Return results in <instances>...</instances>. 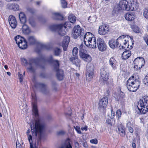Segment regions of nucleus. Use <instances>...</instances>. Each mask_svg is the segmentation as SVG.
Segmentation results:
<instances>
[{
  "label": "nucleus",
  "instance_id": "f257e3e1",
  "mask_svg": "<svg viewBox=\"0 0 148 148\" xmlns=\"http://www.w3.org/2000/svg\"><path fill=\"white\" fill-rule=\"evenodd\" d=\"M33 99V111L36 118L35 119L34 122H33L31 124L30 127L32 134L41 139L44 135L46 130V125L45 123L40 119L37 118L38 114L36 104V98L35 95L32 94Z\"/></svg>",
  "mask_w": 148,
  "mask_h": 148
},
{
  "label": "nucleus",
  "instance_id": "f03ea898",
  "mask_svg": "<svg viewBox=\"0 0 148 148\" xmlns=\"http://www.w3.org/2000/svg\"><path fill=\"white\" fill-rule=\"evenodd\" d=\"M127 37L124 35H122L119 37L116 40L112 39L110 40L109 45L110 47L114 49L117 47L119 49H126L128 48L129 49H132L134 44V41L132 37H130L132 44L129 46L128 44V40H126Z\"/></svg>",
  "mask_w": 148,
  "mask_h": 148
},
{
  "label": "nucleus",
  "instance_id": "7ed1b4c3",
  "mask_svg": "<svg viewBox=\"0 0 148 148\" xmlns=\"http://www.w3.org/2000/svg\"><path fill=\"white\" fill-rule=\"evenodd\" d=\"M138 5L137 0H121L118 8L119 10L132 11L136 10Z\"/></svg>",
  "mask_w": 148,
  "mask_h": 148
},
{
  "label": "nucleus",
  "instance_id": "20e7f679",
  "mask_svg": "<svg viewBox=\"0 0 148 148\" xmlns=\"http://www.w3.org/2000/svg\"><path fill=\"white\" fill-rule=\"evenodd\" d=\"M140 85V82L135 79L134 77H131L128 79L127 82V87L128 90L131 92L136 91Z\"/></svg>",
  "mask_w": 148,
  "mask_h": 148
},
{
  "label": "nucleus",
  "instance_id": "39448f33",
  "mask_svg": "<svg viewBox=\"0 0 148 148\" xmlns=\"http://www.w3.org/2000/svg\"><path fill=\"white\" fill-rule=\"evenodd\" d=\"M141 113L145 114L148 111V97L145 96L138 102L137 106Z\"/></svg>",
  "mask_w": 148,
  "mask_h": 148
},
{
  "label": "nucleus",
  "instance_id": "423d86ee",
  "mask_svg": "<svg viewBox=\"0 0 148 148\" xmlns=\"http://www.w3.org/2000/svg\"><path fill=\"white\" fill-rule=\"evenodd\" d=\"M14 38L16 43L20 48L24 49L27 48V42L24 38L21 36H16Z\"/></svg>",
  "mask_w": 148,
  "mask_h": 148
},
{
  "label": "nucleus",
  "instance_id": "0eeeda50",
  "mask_svg": "<svg viewBox=\"0 0 148 148\" xmlns=\"http://www.w3.org/2000/svg\"><path fill=\"white\" fill-rule=\"evenodd\" d=\"M79 55L81 58L86 62H90L92 60L91 56L89 54L86 53V51L82 49V46L81 45L79 47Z\"/></svg>",
  "mask_w": 148,
  "mask_h": 148
},
{
  "label": "nucleus",
  "instance_id": "6e6552de",
  "mask_svg": "<svg viewBox=\"0 0 148 148\" xmlns=\"http://www.w3.org/2000/svg\"><path fill=\"white\" fill-rule=\"evenodd\" d=\"M94 68L93 65L91 64H89L87 66L86 74V79L89 80L92 78L94 76Z\"/></svg>",
  "mask_w": 148,
  "mask_h": 148
},
{
  "label": "nucleus",
  "instance_id": "1a4fd4ad",
  "mask_svg": "<svg viewBox=\"0 0 148 148\" xmlns=\"http://www.w3.org/2000/svg\"><path fill=\"white\" fill-rule=\"evenodd\" d=\"M28 64L29 66L27 67V71L31 73H34L35 71L37 66L36 60L34 59L30 58L29 59Z\"/></svg>",
  "mask_w": 148,
  "mask_h": 148
},
{
  "label": "nucleus",
  "instance_id": "9d476101",
  "mask_svg": "<svg viewBox=\"0 0 148 148\" xmlns=\"http://www.w3.org/2000/svg\"><path fill=\"white\" fill-rule=\"evenodd\" d=\"M97 44L99 50L101 51H105L106 49V45L104 40L101 38L97 39Z\"/></svg>",
  "mask_w": 148,
  "mask_h": 148
},
{
  "label": "nucleus",
  "instance_id": "9b49d317",
  "mask_svg": "<svg viewBox=\"0 0 148 148\" xmlns=\"http://www.w3.org/2000/svg\"><path fill=\"white\" fill-rule=\"evenodd\" d=\"M109 26L106 24H103L99 27L98 33L101 35H105L108 32Z\"/></svg>",
  "mask_w": 148,
  "mask_h": 148
},
{
  "label": "nucleus",
  "instance_id": "f8f14e48",
  "mask_svg": "<svg viewBox=\"0 0 148 148\" xmlns=\"http://www.w3.org/2000/svg\"><path fill=\"white\" fill-rule=\"evenodd\" d=\"M81 32L82 28L79 25L75 26L72 32L73 37L75 39L77 38L80 35Z\"/></svg>",
  "mask_w": 148,
  "mask_h": 148
},
{
  "label": "nucleus",
  "instance_id": "ddd939ff",
  "mask_svg": "<svg viewBox=\"0 0 148 148\" xmlns=\"http://www.w3.org/2000/svg\"><path fill=\"white\" fill-rule=\"evenodd\" d=\"M108 102V99L105 97L101 99L99 101L98 107L100 109H104L106 108Z\"/></svg>",
  "mask_w": 148,
  "mask_h": 148
},
{
  "label": "nucleus",
  "instance_id": "4468645a",
  "mask_svg": "<svg viewBox=\"0 0 148 148\" xmlns=\"http://www.w3.org/2000/svg\"><path fill=\"white\" fill-rule=\"evenodd\" d=\"M48 61L49 63H52L53 64L54 69L55 71H57L58 69H59L60 66L59 61L57 60L53 59L52 56H49L48 60Z\"/></svg>",
  "mask_w": 148,
  "mask_h": 148
},
{
  "label": "nucleus",
  "instance_id": "2eb2a0df",
  "mask_svg": "<svg viewBox=\"0 0 148 148\" xmlns=\"http://www.w3.org/2000/svg\"><path fill=\"white\" fill-rule=\"evenodd\" d=\"M100 75L103 80L104 81H107L109 77V73L107 72L106 69L104 68H102L101 69Z\"/></svg>",
  "mask_w": 148,
  "mask_h": 148
},
{
  "label": "nucleus",
  "instance_id": "dca6fc26",
  "mask_svg": "<svg viewBox=\"0 0 148 148\" xmlns=\"http://www.w3.org/2000/svg\"><path fill=\"white\" fill-rule=\"evenodd\" d=\"M97 41H96L95 38H93L92 40H90L84 43L85 45L88 47L91 48H94L96 47Z\"/></svg>",
  "mask_w": 148,
  "mask_h": 148
},
{
  "label": "nucleus",
  "instance_id": "f3484780",
  "mask_svg": "<svg viewBox=\"0 0 148 148\" xmlns=\"http://www.w3.org/2000/svg\"><path fill=\"white\" fill-rule=\"evenodd\" d=\"M9 22L12 28H15L16 27L17 23L15 17L12 15H10L9 18Z\"/></svg>",
  "mask_w": 148,
  "mask_h": 148
},
{
  "label": "nucleus",
  "instance_id": "a211bd4d",
  "mask_svg": "<svg viewBox=\"0 0 148 148\" xmlns=\"http://www.w3.org/2000/svg\"><path fill=\"white\" fill-rule=\"evenodd\" d=\"M145 60L143 58H137L134 61V64H137L138 66L142 67L145 64Z\"/></svg>",
  "mask_w": 148,
  "mask_h": 148
},
{
  "label": "nucleus",
  "instance_id": "6ab92c4d",
  "mask_svg": "<svg viewBox=\"0 0 148 148\" xmlns=\"http://www.w3.org/2000/svg\"><path fill=\"white\" fill-rule=\"evenodd\" d=\"M70 38L68 36H65L64 37L62 42V45L64 51H66L69 44Z\"/></svg>",
  "mask_w": 148,
  "mask_h": 148
},
{
  "label": "nucleus",
  "instance_id": "aec40b11",
  "mask_svg": "<svg viewBox=\"0 0 148 148\" xmlns=\"http://www.w3.org/2000/svg\"><path fill=\"white\" fill-rule=\"evenodd\" d=\"M59 27H60V28L57 31L58 34L62 36L65 35L67 32V30L66 29V27L62 24H60Z\"/></svg>",
  "mask_w": 148,
  "mask_h": 148
},
{
  "label": "nucleus",
  "instance_id": "412c9836",
  "mask_svg": "<svg viewBox=\"0 0 148 148\" xmlns=\"http://www.w3.org/2000/svg\"><path fill=\"white\" fill-rule=\"evenodd\" d=\"M94 35L90 32H87L86 33L84 37V43L88 42L90 40H91L93 38H95Z\"/></svg>",
  "mask_w": 148,
  "mask_h": 148
},
{
  "label": "nucleus",
  "instance_id": "4be33fe9",
  "mask_svg": "<svg viewBox=\"0 0 148 148\" xmlns=\"http://www.w3.org/2000/svg\"><path fill=\"white\" fill-rule=\"evenodd\" d=\"M70 142V139L69 138L67 139L59 148H72Z\"/></svg>",
  "mask_w": 148,
  "mask_h": 148
},
{
  "label": "nucleus",
  "instance_id": "5701e85b",
  "mask_svg": "<svg viewBox=\"0 0 148 148\" xmlns=\"http://www.w3.org/2000/svg\"><path fill=\"white\" fill-rule=\"evenodd\" d=\"M57 72L56 76L58 79L59 80H62L64 78V72L61 69L56 71Z\"/></svg>",
  "mask_w": 148,
  "mask_h": 148
},
{
  "label": "nucleus",
  "instance_id": "b1692460",
  "mask_svg": "<svg viewBox=\"0 0 148 148\" xmlns=\"http://www.w3.org/2000/svg\"><path fill=\"white\" fill-rule=\"evenodd\" d=\"M124 16L125 19L128 21H132L134 19V14L132 13H127L125 14Z\"/></svg>",
  "mask_w": 148,
  "mask_h": 148
},
{
  "label": "nucleus",
  "instance_id": "393cba45",
  "mask_svg": "<svg viewBox=\"0 0 148 148\" xmlns=\"http://www.w3.org/2000/svg\"><path fill=\"white\" fill-rule=\"evenodd\" d=\"M22 26V29L23 32L25 34H27L30 32V30L28 26L24 24H23Z\"/></svg>",
  "mask_w": 148,
  "mask_h": 148
},
{
  "label": "nucleus",
  "instance_id": "a878e982",
  "mask_svg": "<svg viewBox=\"0 0 148 148\" xmlns=\"http://www.w3.org/2000/svg\"><path fill=\"white\" fill-rule=\"evenodd\" d=\"M8 7L9 9L15 11L18 10L19 9V6L17 4H10L8 5Z\"/></svg>",
  "mask_w": 148,
  "mask_h": 148
},
{
  "label": "nucleus",
  "instance_id": "bb28decb",
  "mask_svg": "<svg viewBox=\"0 0 148 148\" xmlns=\"http://www.w3.org/2000/svg\"><path fill=\"white\" fill-rule=\"evenodd\" d=\"M131 52L128 51L124 52L122 54V59L124 60H126L128 59L130 56Z\"/></svg>",
  "mask_w": 148,
  "mask_h": 148
},
{
  "label": "nucleus",
  "instance_id": "cd10ccee",
  "mask_svg": "<svg viewBox=\"0 0 148 148\" xmlns=\"http://www.w3.org/2000/svg\"><path fill=\"white\" fill-rule=\"evenodd\" d=\"M19 18L21 23L24 24L26 22V18L25 14L23 12H21L19 14Z\"/></svg>",
  "mask_w": 148,
  "mask_h": 148
},
{
  "label": "nucleus",
  "instance_id": "c85d7f7f",
  "mask_svg": "<svg viewBox=\"0 0 148 148\" xmlns=\"http://www.w3.org/2000/svg\"><path fill=\"white\" fill-rule=\"evenodd\" d=\"M53 17L55 19L62 20L63 19L62 16L59 13H54L53 14Z\"/></svg>",
  "mask_w": 148,
  "mask_h": 148
},
{
  "label": "nucleus",
  "instance_id": "c756f323",
  "mask_svg": "<svg viewBox=\"0 0 148 148\" xmlns=\"http://www.w3.org/2000/svg\"><path fill=\"white\" fill-rule=\"evenodd\" d=\"M60 25V24L51 25L49 27V29L52 31L57 32L59 29L60 28L59 27Z\"/></svg>",
  "mask_w": 148,
  "mask_h": 148
},
{
  "label": "nucleus",
  "instance_id": "7c9ffc66",
  "mask_svg": "<svg viewBox=\"0 0 148 148\" xmlns=\"http://www.w3.org/2000/svg\"><path fill=\"white\" fill-rule=\"evenodd\" d=\"M116 61L115 58L112 57L110 59L109 63L111 67L113 69L115 68L116 67Z\"/></svg>",
  "mask_w": 148,
  "mask_h": 148
},
{
  "label": "nucleus",
  "instance_id": "2f4dec72",
  "mask_svg": "<svg viewBox=\"0 0 148 148\" xmlns=\"http://www.w3.org/2000/svg\"><path fill=\"white\" fill-rule=\"evenodd\" d=\"M69 20V21L72 23H74L76 20V16L73 14H70L68 17Z\"/></svg>",
  "mask_w": 148,
  "mask_h": 148
},
{
  "label": "nucleus",
  "instance_id": "473e14b6",
  "mask_svg": "<svg viewBox=\"0 0 148 148\" xmlns=\"http://www.w3.org/2000/svg\"><path fill=\"white\" fill-rule=\"evenodd\" d=\"M119 131L120 135L122 136H124L125 135V128L123 126L120 125L119 127Z\"/></svg>",
  "mask_w": 148,
  "mask_h": 148
},
{
  "label": "nucleus",
  "instance_id": "72a5a7b5",
  "mask_svg": "<svg viewBox=\"0 0 148 148\" xmlns=\"http://www.w3.org/2000/svg\"><path fill=\"white\" fill-rule=\"evenodd\" d=\"M74 57H72L70 59V61L72 62L73 64H75L76 66H78L79 62V60L77 58V57L74 56Z\"/></svg>",
  "mask_w": 148,
  "mask_h": 148
},
{
  "label": "nucleus",
  "instance_id": "f704fd0d",
  "mask_svg": "<svg viewBox=\"0 0 148 148\" xmlns=\"http://www.w3.org/2000/svg\"><path fill=\"white\" fill-rule=\"evenodd\" d=\"M36 42L35 38L33 36H30L28 38V42L30 44H34Z\"/></svg>",
  "mask_w": 148,
  "mask_h": 148
},
{
  "label": "nucleus",
  "instance_id": "c9c22d12",
  "mask_svg": "<svg viewBox=\"0 0 148 148\" xmlns=\"http://www.w3.org/2000/svg\"><path fill=\"white\" fill-rule=\"evenodd\" d=\"M61 52V50L59 48H56L54 49V53L55 56H59Z\"/></svg>",
  "mask_w": 148,
  "mask_h": 148
},
{
  "label": "nucleus",
  "instance_id": "e433bc0d",
  "mask_svg": "<svg viewBox=\"0 0 148 148\" xmlns=\"http://www.w3.org/2000/svg\"><path fill=\"white\" fill-rule=\"evenodd\" d=\"M115 113L113 111V108L111 107V112L108 114V115L110 116V118L113 119L115 116Z\"/></svg>",
  "mask_w": 148,
  "mask_h": 148
},
{
  "label": "nucleus",
  "instance_id": "4c0bfd02",
  "mask_svg": "<svg viewBox=\"0 0 148 148\" xmlns=\"http://www.w3.org/2000/svg\"><path fill=\"white\" fill-rule=\"evenodd\" d=\"M61 6L63 8H67V3L65 0H61Z\"/></svg>",
  "mask_w": 148,
  "mask_h": 148
},
{
  "label": "nucleus",
  "instance_id": "58836bf2",
  "mask_svg": "<svg viewBox=\"0 0 148 148\" xmlns=\"http://www.w3.org/2000/svg\"><path fill=\"white\" fill-rule=\"evenodd\" d=\"M40 84L42 88L41 90L42 92L44 93H45V91L46 90V85L45 84L42 83Z\"/></svg>",
  "mask_w": 148,
  "mask_h": 148
},
{
  "label": "nucleus",
  "instance_id": "ea45409f",
  "mask_svg": "<svg viewBox=\"0 0 148 148\" xmlns=\"http://www.w3.org/2000/svg\"><path fill=\"white\" fill-rule=\"evenodd\" d=\"M78 49L76 47H74L73 50V55L74 56L77 57Z\"/></svg>",
  "mask_w": 148,
  "mask_h": 148
},
{
  "label": "nucleus",
  "instance_id": "a19ab883",
  "mask_svg": "<svg viewBox=\"0 0 148 148\" xmlns=\"http://www.w3.org/2000/svg\"><path fill=\"white\" fill-rule=\"evenodd\" d=\"M30 130L29 129H28L26 132V134L27 136L28 140L29 141H30V140H32V136L31 135L29 134L30 133Z\"/></svg>",
  "mask_w": 148,
  "mask_h": 148
},
{
  "label": "nucleus",
  "instance_id": "79ce46f5",
  "mask_svg": "<svg viewBox=\"0 0 148 148\" xmlns=\"http://www.w3.org/2000/svg\"><path fill=\"white\" fill-rule=\"evenodd\" d=\"M143 14L144 17L146 18H148V9L146 8L144 10Z\"/></svg>",
  "mask_w": 148,
  "mask_h": 148
},
{
  "label": "nucleus",
  "instance_id": "37998d69",
  "mask_svg": "<svg viewBox=\"0 0 148 148\" xmlns=\"http://www.w3.org/2000/svg\"><path fill=\"white\" fill-rule=\"evenodd\" d=\"M29 22L32 26L34 27L35 26V23L34 20L32 18H30L29 19Z\"/></svg>",
  "mask_w": 148,
  "mask_h": 148
},
{
  "label": "nucleus",
  "instance_id": "c03bdc74",
  "mask_svg": "<svg viewBox=\"0 0 148 148\" xmlns=\"http://www.w3.org/2000/svg\"><path fill=\"white\" fill-rule=\"evenodd\" d=\"M133 122H132V121H128L127 123V127H133Z\"/></svg>",
  "mask_w": 148,
  "mask_h": 148
},
{
  "label": "nucleus",
  "instance_id": "a18cd8bd",
  "mask_svg": "<svg viewBox=\"0 0 148 148\" xmlns=\"http://www.w3.org/2000/svg\"><path fill=\"white\" fill-rule=\"evenodd\" d=\"M74 128L75 129V130L77 131V132L79 134H81L82 132L80 130V127L78 126H77L76 127L74 126Z\"/></svg>",
  "mask_w": 148,
  "mask_h": 148
},
{
  "label": "nucleus",
  "instance_id": "49530a36",
  "mask_svg": "<svg viewBox=\"0 0 148 148\" xmlns=\"http://www.w3.org/2000/svg\"><path fill=\"white\" fill-rule=\"evenodd\" d=\"M143 38L146 43L148 46V36L147 34L145 35L143 37Z\"/></svg>",
  "mask_w": 148,
  "mask_h": 148
},
{
  "label": "nucleus",
  "instance_id": "de8ad7c7",
  "mask_svg": "<svg viewBox=\"0 0 148 148\" xmlns=\"http://www.w3.org/2000/svg\"><path fill=\"white\" fill-rule=\"evenodd\" d=\"M65 133V132L62 130H61L57 132V134L58 135L60 136L64 135Z\"/></svg>",
  "mask_w": 148,
  "mask_h": 148
},
{
  "label": "nucleus",
  "instance_id": "09e8293b",
  "mask_svg": "<svg viewBox=\"0 0 148 148\" xmlns=\"http://www.w3.org/2000/svg\"><path fill=\"white\" fill-rule=\"evenodd\" d=\"M116 116L119 119L121 117V112L120 110H118L116 112Z\"/></svg>",
  "mask_w": 148,
  "mask_h": 148
},
{
  "label": "nucleus",
  "instance_id": "8fccbe9b",
  "mask_svg": "<svg viewBox=\"0 0 148 148\" xmlns=\"http://www.w3.org/2000/svg\"><path fill=\"white\" fill-rule=\"evenodd\" d=\"M134 64V68L135 70L137 71L138 70H139L141 68V67L138 66L137 64Z\"/></svg>",
  "mask_w": 148,
  "mask_h": 148
},
{
  "label": "nucleus",
  "instance_id": "3c124183",
  "mask_svg": "<svg viewBox=\"0 0 148 148\" xmlns=\"http://www.w3.org/2000/svg\"><path fill=\"white\" fill-rule=\"evenodd\" d=\"M18 76V77L19 79H20V82H23V75L22 74H19V73Z\"/></svg>",
  "mask_w": 148,
  "mask_h": 148
},
{
  "label": "nucleus",
  "instance_id": "603ef678",
  "mask_svg": "<svg viewBox=\"0 0 148 148\" xmlns=\"http://www.w3.org/2000/svg\"><path fill=\"white\" fill-rule=\"evenodd\" d=\"M125 94L124 93L122 92H121L120 94V97H119V99H123L125 97Z\"/></svg>",
  "mask_w": 148,
  "mask_h": 148
},
{
  "label": "nucleus",
  "instance_id": "864d4df0",
  "mask_svg": "<svg viewBox=\"0 0 148 148\" xmlns=\"http://www.w3.org/2000/svg\"><path fill=\"white\" fill-rule=\"evenodd\" d=\"M97 139H92L90 140V142L91 143L95 144H97Z\"/></svg>",
  "mask_w": 148,
  "mask_h": 148
},
{
  "label": "nucleus",
  "instance_id": "5fc2aeb1",
  "mask_svg": "<svg viewBox=\"0 0 148 148\" xmlns=\"http://www.w3.org/2000/svg\"><path fill=\"white\" fill-rule=\"evenodd\" d=\"M134 31L136 33H139L140 32V30L138 27H135L133 29Z\"/></svg>",
  "mask_w": 148,
  "mask_h": 148
},
{
  "label": "nucleus",
  "instance_id": "6e6d98bb",
  "mask_svg": "<svg viewBox=\"0 0 148 148\" xmlns=\"http://www.w3.org/2000/svg\"><path fill=\"white\" fill-rule=\"evenodd\" d=\"M82 145L85 147V148H88L87 143L85 141L83 142Z\"/></svg>",
  "mask_w": 148,
  "mask_h": 148
},
{
  "label": "nucleus",
  "instance_id": "4d7b16f0",
  "mask_svg": "<svg viewBox=\"0 0 148 148\" xmlns=\"http://www.w3.org/2000/svg\"><path fill=\"white\" fill-rule=\"evenodd\" d=\"M133 127H127L128 128L129 131L131 133H133L134 131V130L132 128Z\"/></svg>",
  "mask_w": 148,
  "mask_h": 148
},
{
  "label": "nucleus",
  "instance_id": "13d9d810",
  "mask_svg": "<svg viewBox=\"0 0 148 148\" xmlns=\"http://www.w3.org/2000/svg\"><path fill=\"white\" fill-rule=\"evenodd\" d=\"M16 148H21V144L18 143H16Z\"/></svg>",
  "mask_w": 148,
  "mask_h": 148
},
{
  "label": "nucleus",
  "instance_id": "bf43d9fd",
  "mask_svg": "<svg viewBox=\"0 0 148 148\" xmlns=\"http://www.w3.org/2000/svg\"><path fill=\"white\" fill-rule=\"evenodd\" d=\"M87 129H88L87 126L86 125V126H85L84 127H82L81 130H86V131L87 130Z\"/></svg>",
  "mask_w": 148,
  "mask_h": 148
},
{
  "label": "nucleus",
  "instance_id": "052dcab7",
  "mask_svg": "<svg viewBox=\"0 0 148 148\" xmlns=\"http://www.w3.org/2000/svg\"><path fill=\"white\" fill-rule=\"evenodd\" d=\"M132 147L133 148H136V145L135 143H134V141L132 143Z\"/></svg>",
  "mask_w": 148,
  "mask_h": 148
},
{
  "label": "nucleus",
  "instance_id": "680f3d73",
  "mask_svg": "<svg viewBox=\"0 0 148 148\" xmlns=\"http://www.w3.org/2000/svg\"><path fill=\"white\" fill-rule=\"evenodd\" d=\"M106 123L109 124H111V121L110 119H108L106 120Z\"/></svg>",
  "mask_w": 148,
  "mask_h": 148
},
{
  "label": "nucleus",
  "instance_id": "e2e57ef3",
  "mask_svg": "<svg viewBox=\"0 0 148 148\" xmlns=\"http://www.w3.org/2000/svg\"><path fill=\"white\" fill-rule=\"evenodd\" d=\"M31 141H31V140H30V141H29L30 144V148H34L32 144V140Z\"/></svg>",
  "mask_w": 148,
  "mask_h": 148
},
{
  "label": "nucleus",
  "instance_id": "0e129e2a",
  "mask_svg": "<svg viewBox=\"0 0 148 148\" xmlns=\"http://www.w3.org/2000/svg\"><path fill=\"white\" fill-rule=\"evenodd\" d=\"M22 61L26 64L27 62V60L26 59H23L22 60Z\"/></svg>",
  "mask_w": 148,
  "mask_h": 148
},
{
  "label": "nucleus",
  "instance_id": "69168bd1",
  "mask_svg": "<svg viewBox=\"0 0 148 148\" xmlns=\"http://www.w3.org/2000/svg\"><path fill=\"white\" fill-rule=\"evenodd\" d=\"M75 146H79V143L77 142H76L75 143Z\"/></svg>",
  "mask_w": 148,
  "mask_h": 148
},
{
  "label": "nucleus",
  "instance_id": "338daca9",
  "mask_svg": "<svg viewBox=\"0 0 148 148\" xmlns=\"http://www.w3.org/2000/svg\"><path fill=\"white\" fill-rule=\"evenodd\" d=\"M3 3L0 0V6H1L3 5Z\"/></svg>",
  "mask_w": 148,
  "mask_h": 148
},
{
  "label": "nucleus",
  "instance_id": "774afa93",
  "mask_svg": "<svg viewBox=\"0 0 148 148\" xmlns=\"http://www.w3.org/2000/svg\"><path fill=\"white\" fill-rule=\"evenodd\" d=\"M7 74H8V75H9V76L10 75H11V73L9 72H7Z\"/></svg>",
  "mask_w": 148,
  "mask_h": 148
}]
</instances>
